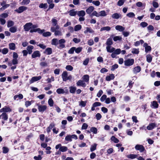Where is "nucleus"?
<instances>
[{"label":"nucleus","instance_id":"nucleus-1","mask_svg":"<svg viewBox=\"0 0 160 160\" xmlns=\"http://www.w3.org/2000/svg\"><path fill=\"white\" fill-rule=\"evenodd\" d=\"M62 77V80L64 81H66L67 80H71L72 79V76L71 75L68 76V73L67 71H64L63 72Z\"/></svg>","mask_w":160,"mask_h":160},{"label":"nucleus","instance_id":"nucleus-2","mask_svg":"<svg viewBox=\"0 0 160 160\" xmlns=\"http://www.w3.org/2000/svg\"><path fill=\"white\" fill-rule=\"evenodd\" d=\"M66 89L64 90V89L61 88H59L57 89L56 92L58 94H68V89L67 88H65Z\"/></svg>","mask_w":160,"mask_h":160},{"label":"nucleus","instance_id":"nucleus-3","mask_svg":"<svg viewBox=\"0 0 160 160\" xmlns=\"http://www.w3.org/2000/svg\"><path fill=\"white\" fill-rule=\"evenodd\" d=\"M134 62V60L133 59H128L124 61V65L127 66L132 65Z\"/></svg>","mask_w":160,"mask_h":160},{"label":"nucleus","instance_id":"nucleus-4","mask_svg":"<svg viewBox=\"0 0 160 160\" xmlns=\"http://www.w3.org/2000/svg\"><path fill=\"white\" fill-rule=\"evenodd\" d=\"M37 105L38 106V111L40 112H42L47 109V107L46 105H41L38 104H37Z\"/></svg>","mask_w":160,"mask_h":160},{"label":"nucleus","instance_id":"nucleus-5","mask_svg":"<svg viewBox=\"0 0 160 160\" xmlns=\"http://www.w3.org/2000/svg\"><path fill=\"white\" fill-rule=\"evenodd\" d=\"M32 24L31 22L26 23L23 26L24 29L25 31H28L32 28Z\"/></svg>","mask_w":160,"mask_h":160},{"label":"nucleus","instance_id":"nucleus-6","mask_svg":"<svg viewBox=\"0 0 160 160\" xmlns=\"http://www.w3.org/2000/svg\"><path fill=\"white\" fill-rule=\"evenodd\" d=\"M28 9V8L24 6H20L15 11L18 13H20Z\"/></svg>","mask_w":160,"mask_h":160},{"label":"nucleus","instance_id":"nucleus-7","mask_svg":"<svg viewBox=\"0 0 160 160\" xmlns=\"http://www.w3.org/2000/svg\"><path fill=\"white\" fill-rule=\"evenodd\" d=\"M12 111L11 109L7 106H5L3 108L1 109L0 110V112H11Z\"/></svg>","mask_w":160,"mask_h":160},{"label":"nucleus","instance_id":"nucleus-8","mask_svg":"<svg viewBox=\"0 0 160 160\" xmlns=\"http://www.w3.org/2000/svg\"><path fill=\"white\" fill-rule=\"evenodd\" d=\"M111 17L113 19H118L119 18H121L122 17V16L120 13H115L112 15Z\"/></svg>","mask_w":160,"mask_h":160},{"label":"nucleus","instance_id":"nucleus-9","mask_svg":"<svg viewBox=\"0 0 160 160\" xmlns=\"http://www.w3.org/2000/svg\"><path fill=\"white\" fill-rule=\"evenodd\" d=\"M76 84L78 86H81L82 87L84 88L86 86V84L84 82V81L79 80L76 83Z\"/></svg>","mask_w":160,"mask_h":160},{"label":"nucleus","instance_id":"nucleus-10","mask_svg":"<svg viewBox=\"0 0 160 160\" xmlns=\"http://www.w3.org/2000/svg\"><path fill=\"white\" fill-rule=\"evenodd\" d=\"M136 150H139L140 152H143L145 150L144 148L142 145L137 144L135 147Z\"/></svg>","mask_w":160,"mask_h":160},{"label":"nucleus","instance_id":"nucleus-11","mask_svg":"<svg viewBox=\"0 0 160 160\" xmlns=\"http://www.w3.org/2000/svg\"><path fill=\"white\" fill-rule=\"evenodd\" d=\"M41 56V54L39 51H35L32 55V58H35L37 57H40Z\"/></svg>","mask_w":160,"mask_h":160},{"label":"nucleus","instance_id":"nucleus-12","mask_svg":"<svg viewBox=\"0 0 160 160\" xmlns=\"http://www.w3.org/2000/svg\"><path fill=\"white\" fill-rule=\"evenodd\" d=\"M41 78V77L40 76L38 77H33L32 78L30 81V83H32L34 82L37 81Z\"/></svg>","mask_w":160,"mask_h":160},{"label":"nucleus","instance_id":"nucleus-13","mask_svg":"<svg viewBox=\"0 0 160 160\" xmlns=\"http://www.w3.org/2000/svg\"><path fill=\"white\" fill-rule=\"evenodd\" d=\"M143 47L145 48V52H148V51H151V48L149 46H148V44L145 43L143 44Z\"/></svg>","mask_w":160,"mask_h":160},{"label":"nucleus","instance_id":"nucleus-14","mask_svg":"<svg viewBox=\"0 0 160 160\" xmlns=\"http://www.w3.org/2000/svg\"><path fill=\"white\" fill-rule=\"evenodd\" d=\"M115 78L114 75L113 74H110L109 75L107 76L106 77V80L107 81H110L113 80Z\"/></svg>","mask_w":160,"mask_h":160},{"label":"nucleus","instance_id":"nucleus-15","mask_svg":"<svg viewBox=\"0 0 160 160\" xmlns=\"http://www.w3.org/2000/svg\"><path fill=\"white\" fill-rule=\"evenodd\" d=\"M8 46L9 48L11 50H14L16 49L15 44L13 42L9 43Z\"/></svg>","mask_w":160,"mask_h":160},{"label":"nucleus","instance_id":"nucleus-16","mask_svg":"<svg viewBox=\"0 0 160 160\" xmlns=\"http://www.w3.org/2000/svg\"><path fill=\"white\" fill-rule=\"evenodd\" d=\"M86 14L84 10L77 11V14L79 17H84Z\"/></svg>","mask_w":160,"mask_h":160},{"label":"nucleus","instance_id":"nucleus-17","mask_svg":"<svg viewBox=\"0 0 160 160\" xmlns=\"http://www.w3.org/2000/svg\"><path fill=\"white\" fill-rule=\"evenodd\" d=\"M82 78L83 79L82 81H84V82H86L88 83L89 79V77L88 75L87 74L84 75L82 77Z\"/></svg>","mask_w":160,"mask_h":160},{"label":"nucleus","instance_id":"nucleus-18","mask_svg":"<svg viewBox=\"0 0 160 160\" xmlns=\"http://www.w3.org/2000/svg\"><path fill=\"white\" fill-rule=\"evenodd\" d=\"M69 15L71 16H75L77 14V11H75L74 9H72L69 12Z\"/></svg>","mask_w":160,"mask_h":160},{"label":"nucleus","instance_id":"nucleus-19","mask_svg":"<svg viewBox=\"0 0 160 160\" xmlns=\"http://www.w3.org/2000/svg\"><path fill=\"white\" fill-rule=\"evenodd\" d=\"M115 29L120 32L123 31L125 30V28L121 25H117L115 27Z\"/></svg>","mask_w":160,"mask_h":160},{"label":"nucleus","instance_id":"nucleus-20","mask_svg":"<svg viewBox=\"0 0 160 160\" xmlns=\"http://www.w3.org/2000/svg\"><path fill=\"white\" fill-rule=\"evenodd\" d=\"M141 70V68L140 66H137L135 67L133 69V72L134 73H137L139 72Z\"/></svg>","mask_w":160,"mask_h":160},{"label":"nucleus","instance_id":"nucleus-21","mask_svg":"<svg viewBox=\"0 0 160 160\" xmlns=\"http://www.w3.org/2000/svg\"><path fill=\"white\" fill-rule=\"evenodd\" d=\"M34 47L30 45L27 47V51L29 54H30L32 52V50L33 49Z\"/></svg>","mask_w":160,"mask_h":160},{"label":"nucleus","instance_id":"nucleus-22","mask_svg":"<svg viewBox=\"0 0 160 160\" xmlns=\"http://www.w3.org/2000/svg\"><path fill=\"white\" fill-rule=\"evenodd\" d=\"M155 126L156 125L154 123H151L147 127V128L148 130H151L154 128Z\"/></svg>","mask_w":160,"mask_h":160},{"label":"nucleus","instance_id":"nucleus-23","mask_svg":"<svg viewBox=\"0 0 160 160\" xmlns=\"http://www.w3.org/2000/svg\"><path fill=\"white\" fill-rule=\"evenodd\" d=\"M94 8L93 6L89 7L86 10V12L88 14L91 13L94 10Z\"/></svg>","mask_w":160,"mask_h":160},{"label":"nucleus","instance_id":"nucleus-24","mask_svg":"<svg viewBox=\"0 0 160 160\" xmlns=\"http://www.w3.org/2000/svg\"><path fill=\"white\" fill-rule=\"evenodd\" d=\"M106 49L107 52H114L115 50L114 48L110 46H107Z\"/></svg>","mask_w":160,"mask_h":160},{"label":"nucleus","instance_id":"nucleus-25","mask_svg":"<svg viewBox=\"0 0 160 160\" xmlns=\"http://www.w3.org/2000/svg\"><path fill=\"white\" fill-rule=\"evenodd\" d=\"M2 119L5 120L8 119V116L6 113L3 112L1 114Z\"/></svg>","mask_w":160,"mask_h":160},{"label":"nucleus","instance_id":"nucleus-26","mask_svg":"<svg viewBox=\"0 0 160 160\" xmlns=\"http://www.w3.org/2000/svg\"><path fill=\"white\" fill-rule=\"evenodd\" d=\"M69 92L71 93H74L76 90V88L75 87L70 86L69 88Z\"/></svg>","mask_w":160,"mask_h":160},{"label":"nucleus","instance_id":"nucleus-27","mask_svg":"<svg viewBox=\"0 0 160 160\" xmlns=\"http://www.w3.org/2000/svg\"><path fill=\"white\" fill-rule=\"evenodd\" d=\"M51 27V31L52 32H54L56 30H58L60 28L59 26L58 25H57Z\"/></svg>","mask_w":160,"mask_h":160},{"label":"nucleus","instance_id":"nucleus-28","mask_svg":"<svg viewBox=\"0 0 160 160\" xmlns=\"http://www.w3.org/2000/svg\"><path fill=\"white\" fill-rule=\"evenodd\" d=\"M17 30V27L15 26L11 27L9 29V31L12 33H15L16 32Z\"/></svg>","mask_w":160,"mask_h":160},{"label":"nucleus","instance_id":"nucleus-29","mask_svg":"<svg viewBox=\"0 0 160 160\" xmlns=\"http://www.w3.org/2000/svg\"><path fill=\"white\" fill-rule=\"evenodd\" d=\"M47 55H50L52 53V49L51 48H47L44 52Z\"/></svg>","mask_w":160,"mask_h":160},{"label":"nucleus","instance_id":"nucleus-30","mask_svg":"<svg viewBox=\"0 0 160 160\" xmlns=\"http://www.w3.org/2000/svg\"><path fill=\"white\" fill-rule=\"evenodd\" d=\"M17 98H18L19 99H21L23 98V96L22 94H19L18 95H15L13 97V99L14 100H16Z\"/></svg>","mask_w":160,"mask_h":160},{"label":"nucleus","instance_id":"nucleus-31","mask_svg":"<svg viewBox=\"0 0 160 160\" xmlns=\"http://www.w3.org/2000/svg\"><path fill=\"white\" fill-rule=\"evenodd\" d=\"M93 32V31L91 28L86 27V30L84 31V33L85 34L87 33L88 32L92 33Z\"/></svg>","mask_w":160,"mask_h":160},{"label":"nucleus","instance_id":"nucleus-32","mask_svg":"<svg viewBox=\"0 0 160 160\" xmlns=\"http://www.w3.org/2000/svg\"><path fill=\"white\" fill-rule=\"evenodd\" d=\"M99 17H105L107 15V14L104 10H102L99 12Z\"/></svg>","mask_w":160,"mask_h":160},{"label":"nucleus","instance_id":"nucleus-33","mask_svg":"<svg viewBox=\"0 0 160 160\" xmlns=\"http://www.w3.org/2000/svg\"><path fill=\"white\" fill-rule=\"evenodd\" d=\"M58 41L57 38H53L51 42V44L52 45L56 46L58 44Z\"/></svg>","mask_w":160,"mask_h":160},{"label":"nucleus","instance_id":"nucleus-34","mask_svg":"<svg viewBox=\"0 0 160 160\" xmlns=\"http://www.w3.org/2000/svg\"><path fill=\"white\" fill-rule=\"evenodd\" d=\"M126 156L128 158L134 159L136 158L137 157V155L134 154H130L127 155Z\"/></svg>","mask_w":160,"mask_h":160},{"label":"nucleus","instance_id":"nucleus-35","mask_svg":"<svg viewBox=\"0 0 160 160\" xmlns=\"http://www.w3.org/2000/svg\"><path fill=\"white\" fill-rule=\"evenodd\" d=\"M112 44V39L110 38L108 39L106 42V45H107V46H110V45Z\"/></svg>","mask_w":160,"mask_h":160},{"label":"nucleus","instance_id":"nucleus-36","mask_svg":"<svg viewBox=\"0 0 160 160\" xmlns=\"http://www.w3.org/2000/svg\"><path fill=\"white\" fill-rule=\"evenodd\" d=\"M14 25V22L12 21L9 20L7 22V27L8 28L12 27Z\"/></svg>","mask_w":160,"mask_h":160},{"label":"nucleus","instance_id":"nucleus-37","mask_svg":"<svg viewBox=\"0 0 160 160\" xmlns=\"http://www.w3.org/2000/svg\"><path fill=\"white\" fill-rule=\"evenodd\" d=\"M111 30V28L109 26H106L103 27L102 28L100 31H109Z\"/></svg>","mask_w":160,"mask_h":160},{"label":"nucleus","instance_id":"nucleus-38","mask_svg":"<svg viewBox=\"0 0 160 160\" xmlns=\"http://www.w3.org/2000/svg\"><path fill=\"white\" fill-rule=\"evenodd\" d=\"M54 35L55 36H62V33L61 30H57L56 31H54Z\"/></svg>","mask_w":160,"mask_h":160},{"label":"nucleus","instance_id":"nucleus-39","mask_svg":"<svg viewBox=\"0 0 160 160\" xmlns=\"http://www.w3.org/2000/svg\"><path fill=\"white\" fill-rule=\"evenodd\" d=\"M82 28V26L81 25L78 24L76 25L74 28V30L75 31H77L80 30Z\"/></svg>","mask_w":160,"mask_h":160},{"label":"nucleus","instance_id":"nucleus-40","mask_svg":"<svg viewBox=\"0 0 160 160\" xmlns=\"http://www.w3.org/2000/svg\"><path fill=\"white\" fill-rule=\"evenodd\" d=\"M97 144L96 143H94L93 145H92L90 148V151L93 152L96 149V147Z\"/></svg>","mask_w":160,"mask_h":160},{"label":"nucleus","instance_id":"nucleus-41","mask_svg":"<svg viewBox=\"0 0 160 160\" xmlns=\"http://www.w3.org/2000/svg\"><path fill=\"white\" fill-rule=\"evenodd\" d=\"M68 150V148L67 147L63 146L59 149V150L62 152H63L66 151Z\"/></svg>","mask_w":160,"mask_h":160},{"label":"nucleus","instance_id":"nucleus-42","mask_svg":"<svg viewBox=\"0 0 160 160\" xmlns=\"http://www.w3.org/2000/svg\"><path fill=\"white\" fill-rule=\"evenodd\" d=\"M39 7L41 8H43L44 9H46L47 8L48 5L46 3L44 4L42 3L40 4Z\"/></svg>","mask_w":160,"mask_h":160},{"label":"nucleus","instance_id":"nucleus-43","mask_svg":"<svg viewBox=\"0 0 160 160\" xmlns=\"http://www.w3.org/2000/svg\"><path fill=\"white\" fill-rule=\"evenodd\" d=\"M82 48L81 47H79L77 48L75 47V51L76 53H79L82 51Z\"/></svg>","mask_w":160,"mask_h":160},{"label":"nucleus","instance_id":"nucleus-44","mask_svg":"<svg viewBox=\"0 0 160 160\" xmlns=\"http://www.w3.org/2000/svg\"><path fill=\"white\" fill-rule=\"evenodd\" d=\"M152 105L154 108H157L158 107V104L157 102L155 101H153L151 102Z\"/></svg>","mask_w":160,"mask_h":160},{"label":"nucleus","instance_id":"nucleus-45","mask_svg":"<svg viewBox=\"0 0 160 160\" xmlns=\"http://www.w3.org/2000/svg\"><path fill=\"white\" fill-rule=\"evenodd\" d=\"M147 58V61L149 63L151 62L152 58V57L150 55H148L146 56Z\"/></svg>","mask_w":160,"mask_h":160},{"label":"nucleus","instance_id":"nucleus-46","mask_svg":"<svg viewBox=\"0 0 160 160\" xmlns=\"http://www.w3.org/2000/svg\"><path fill=\"white\" fill-rule=\"evenodd\" d=\"M139 52V49L133 48L132 50V53L133 54H138Z\"/></svg>","mask_w":160,"mask_h":160},{"label":"nucleus","instance_id":"nucleus-47","mask_svg":"<svg viewBox=\"0 0 160 160\" xmlns=\"http://www.w3.org/2000/svg\"><path fill=\"white\" fill-rule=\"evenodd\" d=\"M111 140L116 143H118L119 142V140L116 138L114 136H112L111 138Z\"/></svg>","mask_w":160,"mask_h":160},{"label":"nucleus","instance_id":"nucleus-48","mask_svg":"<svg viewBox=\"0 0 160 160\" xmlns=\"http://www.w3.org/2000/svg\"><path fill=\"white\" fill-rule=\"evenodd\" d=\"M65 140L68 141H72V139L71 138V135H67L65 138Z\"/></svg>","mask_w":160,"mask_h":160},{"label":"nucleus","instance_id":"nucleus-49","mask_svg":"<svg viewBox=\"0 0 160 160\" xmlns=\"http://www.w3.org/2000/svg\"><path fill=\"white\" fill-rule=\"evenodd\" d=\"M53 101L52 98H50L48 101V104L50 107H52L53 105Z\"/></svg>","mask_w":160,"mask_h":160},{"label":"nucleus","instance_id":"nucleus-50","mask_svg":"<svg viewBox=\"0 0 160 160\" xmlns=\"http://www.w3.org/2000/svg\"><path fill=\"white\" fill-rule=\"evenodd\" d=\"M33 101H27L25 102V106L26 107H28L29 106L31 105L32 104V102H33Z\"/></svg>","mask_w":160,"mask_h":160},{"label":"nucleus","instance_id":"nucleus-51","mask_svg":"<svg viewBox=\"0 0 160 160\" xmlns=\"http://www.w3.org/2000/svg\"><path fill=\"white\" fill-rule=\"evenodd\" d=\"M129 18H133L135 16L134 13L132 12H130L127 13L126 15Z\"/></svg>","mask_w":160,"mask_h":160},{"label":"nucleus","instance_id":"nucleus-52","mask_svg":"<svg viewBox=\"0 0 160 160\" xmlns=\"http://www.w3.org/2000/svg\"><path fill=\"white\" fill-rule=\"evenodd\" d=\"M90 131L94 134H96L97 132V129L95 127H92L90 129Z\"/></svg>","mask_w":160,"mask_h":160},{"label":"nucleus","instance_id":"nucleus-53","mask_svg":"<svg viewBox=\"0 0 160 160\" xmlns=\"http://www.w3.org/2000/svg\"><path fill=\"white\" fill-rule=\"evenodd\" d=\"M75 47H72L68 51V53L71 54H73L75 51Z\"/></svg>","mask_w":160,"mask_h":160},{"label":"nucleus","instance_id":"nucleus-54","mask_svg":"<svg viewBox=\"0 0 160 160\" xmlns=\"http://www.w3.org/2000/svg\"><path fill=\"white\" fill-rule=\"evenodd\" d=\"M65 68L68 71H71L73 70V68L72 66L68 65Z\"/></svg>","mask_w":160,"mask_h":160},{"label":"nucleus","instance_id":"nucleus-55","mask_svg":"<svg viewBox=\"0 0 160 160\" xmlns=\"http://www.w3.org/2000/svg\"><path fill=\"white\" fill-rule=\"evenodd\" d=\"M43 36L44 37H47L50 36L51 35V33L49 32H43Z\"/></svg>","mask_w":160,"mask_h":160},{"label":"nucleus","instance_id":"nucleus-56","mask_svg":"<svg viewBox=\"0 0 160 160\" xmlns=\"http://www.w3.org/2000/svg\"><path fill=\"white\" fill-rule=\"evenodd\" d=\"M86 101H81L80 102L79 105V106H81L82 107H84L86 105Z\"/></svg>","mask_w":160,"mask_h":160},{"label":"nucleus","instance_id":"nucleus-57","mask_svg":"<svg viewBox=\"0 0 160 160\" xmlns=\"http://www.w3.org/2000/svg\"><path fill=\"white\" fill-rule=\"evenodd\" d=\"M57 20L55 19V18H52V25L53 26H55V25H56L57 24Z\"/></svg>","mask_w":160,"mask_h":160},{"label":"nucleus","instance_id":"nucleus-58","mask_svg":"<svg viewBox=\"0 0 160 160\" xmlns=\"http://www.w3.org/2000/svg\"><path fill=\"white\" fill-rule=\"evenodd\" d=\"M92 3L96 6H98L100 4V2L98 1H94L92 2Z\"/></svg>","mask_w":160,"mask_h":160},{"label":"nucleus","instance_id":"nucleus-59","mask_svg":"<svg viewBox=\"0 0 160 160\" xmlns=\"http://www.w3.org/2000/svg\"><path fill=\"white\" fill-rule=\"evenodd\" d=\"M124 2V0H119L118 2V5L119 6H121L123 4Z\"/></svg>","mask_w":160,"mask_h":160},{"label":"nucleus","instance_id":"nucleus-60","mask_svg":"<svg viewBox=\"0 0 160 160\" xmlns=\"http://www.w3.org/2000/svg\"><path fill=\"white\" fill-rule=\"evenodd\" d=\"M8 52V49L7 48H4L2 51V52L3 54H5Z\"/></svg>","mask_w":160,"mask_h":160},{"label":"nucleus","instance_id":"nucleus-61","mask_svg":"<svg viewBox=\"0 0 160 160\" xmlns=\"http://www.w3.org/2000/svg\"><path fill=\"white\" fill-rule=\"evenodd\" d=\"M30 2L29 0H23L22 2V5H27Z\"/></svg>","mask_w":160,"mask_h":160},{"label":"nucleus","instance_id":"nucleus-62","mask_svg":"<svg viewBox=\"0 0 160 160\" xmlns=\"http://www.w3.org/2000/svg\"><path fill=\"white\" fill-rule=\"evenodd\" d=\"M96 117L97 120H99L102 117V115L99 113H97L96 115Z\"/></svg>","mask_w":160,"mask_h":160},{"label":"nucleus","instance_id":"nucleus-63","mask_svg":"<svg viewBox=\"0 0 160 160\" xmlns=\"http://www.w3.org/2000/svg\"><path fill=\"white\" fill-rule=\"evenodd\" d=\"M140 25L142 27L145 28L148 26V24L146 22H142L140 23Z\"/></svg>","mask_w":160,"mask_h":160},{"label":"nucleus","instance_id":"nucleus-64","mask_svg":"<svg viewBox=\"0 0 160 160\" xmlns=\"http://www.w3.org/2000/svg\"><path fill=\"white\" fill-rule=\"evenodd\" d=\"M34 159L35 160H41L42 159V157L41 155H38V156H34Z\"/></svg>","mask_w":160,"mask_h":160}]
</instances>
